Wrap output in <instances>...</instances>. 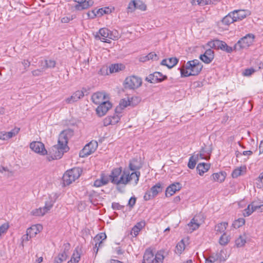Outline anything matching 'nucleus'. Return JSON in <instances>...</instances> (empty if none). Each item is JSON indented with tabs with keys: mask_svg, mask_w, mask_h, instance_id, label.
<instances>
[{
	"mask_svg": "<svg viewBox=\"0 0 263 263\" xmlns=\"http://www.w3.org/2000/svg\"><path fill=\"white\" fill-rule=\"evenodd\" d=\"M140 176V172L130 173L128 169H124L122 171V168L119 167L112 170L110 175V179L111 183L117 185L122 184L125 186L130 182L134 185H136Z\"/></svg>",
	"mask_w": 263,
	"mask_h": 263,
	"instance_id": "f257e3e1",
	"label": "nucleus"
},
{
	"mask_svg": "<svg viewBox=\"0 0 263 263\" xmlns=\"http://www.w3.org/2000/svg\"><path fill=\"white\" fill-rule=\"evenodd\" d=\"M8 172V176H10V175H9V174H10V175H12V172H11V171H9V170L7 168V167H4V166H2V165H0V172L3 173V172Z\"/></svg>",
	"mask_w": 263,
	"mask_h": 263,
	"instance_id": "0e129e2a",
	"label": "nucleus"
},
{
	"mask_svg": "<svg viewBox=\"0 0 263 263\" xmlns=\"http://www.w3.org/2000/svg\"><path fill=\"white\" fill-rule=\"evenodd\" d=\"M181 187L179 183H176L171 184L168 186L165 191L166 196H171L174 195L176 191L180 190Z\"/></svg>",
	"mask_w": 263,
	"mask_h": 263,
	"instance_id": "412c9836",
	"label": "nucleus"
},
{
	"mask_svg": "<svg viewBox=\"0 0 263 263\" xmlns=\"http://www.w3.org/2000/svg\"><path fill=\"white\" fill-rule=\"evenodd\" d=\"M110 118L112 121V125H115L117 123L120 119V117L116 114H114L113 116H110Z\"/></svg>",
	"mask_w": 263,
	"mask_h": 263,
	"instance_id": "864d4df0",
	"label": "nucleus"
},
{
	"mask_svg": "<svg viewBox=\"0 0 263 263\" xmlns=\"http://www.w3.org/2000/svg\"><path fill=\"white\" fill-rule=\"evenodd\" d=\"M153 74L154 77L155 78L156 82H161L167 78L166 76H163L160 72H155Z\"/></svg>",
	"mask_w": 263,
	"mask_h": 263,
	"instance_id": "58836bf2",
	"label": "nucleus"
},
{
	"mask_svg": "<svg viewBox=\"0 0 263 263\" xmlns=\"http://www.w3.org/2000/svg\"><path fill=\"white\" fill-rule=\"evenodd\" d=\"M0 139H1L2 141H4L8 139L6 132H0Z\"/></svg>",
	"mask_w": 263,
	"mask_h": 263,
	"instance_id": "69168bd1",
	"label": "nucleus"
},
{
	"mask_svg": "<svg viewBox=\"0 0 263 263\" xmlns=\"http://www.w3.org/2000/svg\"><path fill=\"white\" fill-rule=\"evenodd\" d=\"M30 148L35 153L41 155L47 154V151L45 148L44 144L39 141H33L30 144Z\"/></svg>",
	"mask_w": 263,
	"mask_h": 263,
	"instance_id": "4468645a",
	"label": "nucleus"
},
{
	"mask_svg": "<svg viewBox=\"0 0 263 263\" xmlns=\"http://www.w3.org/2000/svg\"><path fill=\"white\" fill-rule=\"evenodd\" d=\"M111 11L109 8L105 7V8H102L99 10V12L102 15L104 14H107L109 12H110Z\"/></svg>",
	"mask_w": 263,
	"mask_h": 263,
	"instance_id": "bf43d9fd",
	"label": "nucleus"
},
{
	"mask_svg": "<svg viewBox=\"0 0 263 263\" xmlns=\"http://www.w3.org/2000/svg\"><path fill=\"white\" fill-rule=\"evenodd\" d=\"M82 173V170L79 167H74L66 171L63 176L64 184L69 185L78 179Z\"/></svg>",
	"mask_w": 263,
	"mask_h": 263,
	"instance_id": "39448f33",
	"label": "nucleus"
},
{
	"mask_svg": "<svg viewBox=\"0 0 263 263\" xmlns=\"http://www.w3.org/2000/svg\"><path fill=\"white\" fill-rule=\"evenodd\" d=\"M104 125L106 126L109 125H112V121L110 116H108L105 118L104 120Z\"/></svg>",
	"mask_w": 263,
	"mask_h": 263,
	"instance_id": "e2e57ef3",
	"label": "nucleus"
},
{
	"mask_svg": "<svg viewBox=\"0 0 263 263\" xmlns=\"http://www.w3.org/2000/svg\"><path fill=\"white\" fill-rule=\"evenodd\" d=\"M255 72L253 68H249L245 69L243 72V75L245 76H250Z\"/></svg>",
	"mask_w": 263,
	"mask_h": 263,
	"instance_id": "5fc2aeb1",
	"label": "nucleus"
},
{
	"mask_svg": "<svg viewBox=\"0 0 263 263\" xmlns=\"http://www.w3.org/2000/svg\"><path fill=\"white\" fill-rule=\"evenodd\" d=\"M189 69H181L180 72L181 77H186L190 76H192L190 71H189Z\"/></svg>",
	"mask_w": 263,
	"mask_h": 263,
	"instance_id": "603ef678",
	"label": "nucleus"
},
{
	"mask_svg": "<svg viewBox=\"0 0 263 263\" xmlns=\"http://www.w3.org/2000/svg\"><path fill=\"white\" fill-rule=\"evenodd\" d=\"M136 199L135 197H131L128 201V205L130 207H133L135 204Z\"/></svg>",
	"mask_w": 263,
	"mask_h": 263,
	"instance_id": "338daca9",
	"label": "nucleus"
},
{
	"mask_svg": "<svg viewBox=\"0 0 263 263\" xmlns=\"http://www.w3.org/2000/svg\"><path fill=\"white\" fill-rule=\"evenodd\" d=\"M9 228V225L8 223H4L0 226V236L4 233H6L7 230Z\"/></svg>",
	"mask_w": 263,
	"mask_h": 263,
	"instance_id": "8fccbe9b",
	"label": "nucleus"
},
{
	"mask_svg": "<svg viewBox=\"0 0 263 263\" xmlns=\"http://www.w3.org/2000/svg\"><path fill=\"white\" fill-rule=\"evenodd\" d=\"M127 9L128 13L134 12L136 9V0L131 1L128 4Z\"/></svg>",
	"mask_w": 263,
	"mask_h": 263,
	"instance_id": "a19ab883",
	"label": "nucleus"
},
{
	"mask_svg": "<svg viewBox=\"0 0 263 263\" xmlns=\"http://www.w3.org/2000/svg\"><path fill=\"white\" fill-rule=\"evenodd\" d=\"M231 240L230 236L227 235L226 233H223L219 239V243L220 245L224 246L228 244Z\"/></svg>",
	"mask_w": 263,
	"mask_h": 263,
	"instance_id": "72a5a7b5",
	"label": "nucleus"
},
{
	"mask_svg": "<svg viewBox=\"0 0 263 263\" xmlns=\"http://www.w3.org/2000/svg\"><path fill=\"white\" fill-rule=\"evenodd\" d=\"M133 98H131L133 100ZM133 105L132 103V100H130L128 98L127 99H122L119 103V107L121 109H123L128 106Z\"/></svg>",
	"mask_w": 263,
	"mask_h": 263,
	"instance_id": "f704fd0d",
	"label": "nucleus"
},
{
	"mask_svg": "<svg viewBox=\"0 0 263 263\" xmlns=\"http://www.w3.org/2000/svg\"><path fill=\"white\" fill-rule=\"evenodd\" d=\"M29 239H30L29 238V235H28L27 233H26V235H24V236H23V237L22 238V243L21 245L22 246V248L24 247V242L28 241L29 240Z\"/></svg>",
	"mask_w": 263,
	"mask_h": 263,
	"instance_id": "052dcab7",
	"label": "nucleus"
},
{
	"mask_svg": "<svg viewBox=\"0 0 263 263\" xmlns=\"http://www.w3.org/2000/svg\"><path fill=\"white\" fill-rule=\"evenodd\" d=\"M214 58V51L211 49H208L205 52L200 55V59L205 64L210 63Z\"/></svg>",
	"mask_w": 263,
	"mask_h": 263,
	"instance_id": "a211bd4d",
	"label": "nucleus"
},
{
	"mask_svg": "<svg viewBox=\"0 0 263 263\" xmlns=\"http://www.w3.org/2000/svg\"><path fill=\"white\" fill-rule=\"evenodd\" d=\"M254 35L252 33L247 34L237 42L234 46V49L239 51L249 47L254 42Z\"/></svg>",
	"mask_w": 263,
	"mask_h": 263,
	"instance_id": "423d86ee",
	"label": "nucleus"
},
{
	"mask_svg": "<svg viewBox=\"0 0 263 263\" xmlns=\"http://www.w3.org/2000/svg\"><path fill=\"white\" fill-rule=\"evenodd\" d=\"M228 226V223L227 222H222L216 225L215 227V231H216V234L225 233L224 232Z\"/></svg>",
	"mask_w": 263,
	"mask_h": 263,
	"instance_id": "bb28decb",
	"label": "nucleus"
},
{
	"mask_svg": "<svg viewBox=\"0 0 263 263\" xmlns=\"http://www.w3.org/2000/svg\"><path fill=\"white\" fill-rule=\"evenodd\" d=\"M73 135V130L67 129L62 131L59 136L58 144L54 145L50 151V156L48 157V160L59 159L64 153L68 151V141Z\"/></svg>",
	"mask_w": 263,
	"mask_h": 263,
	"instance_id": "f03ea898",
	"label": "nucleus"
},
{
	"mask_svg": "<svg viewBox=\"0 0 263 263\" xmlns=\"http://www.w3.org/2000/svg\"><path fill=\"white\" fill-rule=\"evenodd\" d=\"M220 260H225L224 258H222L220 255L219 254H216L215 255L212 254L207 258L205 260V263H214L216 261Z\"/></svg>",
	"mask_w": 263,
	"mask_h": 263,
	"instance_id": "473e14b6",
	"label": "nucleus"
},
{
	"mask_svg": "<svg viewBox=\"0 0 263 263\" xmlns=\"http://www.w3.org/2000/svg\"><path fill=\"white\" fill-rule=\"evenodd\" d=\"M164 258V251H158L154 256L151 250L147 249L143 255V263H162Z\"/></svg>",
	"mask_w": 263,
	"mask_h": 263,
	"instance_id": "7ed1b4c3",
	"label": "nucleus"
},
{
	"mask_svg": "<svg viewBox=\"0 0 263 263\" xmlns=\"http://www.w3.org/2000/svg\"><path fill=\"white\" fill-rule=\"evenodd\" d=\"M30 65V62L28 60H24L23 61L21 62L20 64V66H22V67L20 68V71L22 73H24L27 69L29 67Z\"/></svg>",
	"mask_w": 263,
	"mask_h": 263,
	"instance_id": "e433bc0d",
	"label": "nucleus"
},
{
	"mask_svg": "<svg viewBox=\"0 0 263 263\" xmlns=\"http://www.w3.org/2000/svg\"><path fill=\"white\" fill-rule=\"evenodd\" d=\"M53 205V201L49 199L48 201H46L45 206L43 208H40L32 211V214L36 216H43L51 209Z\"/></svg>",
	"mask_w": 263,
	"mask_h": 263,
	"instance_id": "f8f14e48",
	"label": "nucleus"
},
{
	"mask_svg": "<svg viewBox=\"0 0 263 263\" xmlns=\"http://www.w3.org/2000/svg\"><path fill=\"white\" fill-rule=\"evenodd\" d=\"M185 249V244L183 240L180 241L176 246L175 252L177 254H181Z\"/></svg>",
	"mask_w": 263,
	"mask_h": 263,
	"instance_id": "c9c22d12",
	"label": "nucleus"
},
{
	"mask_svg": "<svg viewBox=\"0 0 263 263\" xmlns=\"http://www.w3.org/2000/svg\"><path fill=\"white\" fill-rule=\"evenodd\" d=\"M121 65L119 64H112L109 67V70L111 73L117 72L120 70Z\"/></svg>",
	"mask_w": 263,
	"mask_h": 263,
	"instance_id": "09e8293b",
	"label": "nucleus"
},
{
	"mask_svg": "<svg viewBox=\"0 0 263 263\" xmlns=\"http://www.w3.org/2000/svg\"><path fill=\"white\" fill-rule=\"evenodd\" d=\"M188 226L192 231H194L199 228L200 224L198 223V220L196 218L194 217L191 220Z\"/></svg>",
	"mask_w": 263,
	"mask_h": 263,
	"instance_id": "4c0bfd02",
	"label": "nucleus"
},
{
	"mask_svg": "<svg viewBox=\"0 0 263 263\" xmlns=\"http://www.w3.org/2000/svg\"><path fill=\"white\" fill-rule=\"evenodd\" d=\"M245 223V220L243 218H238L233 222L232 226L234 228H239L244 225Z\"/></svg>",
	"mask_w": 263,
	"mask_h": 263,
	"instance_id": "ea45409f",
	"label": "nucleus"
},
{
	"mask_svg": "<svg viewBox=\"0 0 263 263\" xmlns=\"http://www.w3.org/2000/svg\"><path fill=\"white\" fill-rule=\"evenodd\" d=\"M106 238V235L105 233H101L99 234H98L94 238H93V241L94 242H100V241H102L103 240H104Z\"/></svg>",
	"mask_w": 263,
	"mask_h": 263,
	"instance_id": "49530a36",
	"label": "nucleus"
},
{
	"mask_svg": "<svg viewBox=\"0 0 263 263\" xmlns=\"http://www.w3.org/2000/svg\"><path fill=\"white\" fill-rule=\"evenodd\" d=\"M95 242V247H94V248H93V250H94V252H96V253L97 254L99 248L101 247L102 246L103 243H102V241H100V242Z\"/></svg>",
	"mask_w": 263,
	"mask_h": 263,
	"instance_id": "680f3d73",
	"label": "nucleus"
},
{
	"mask_svg": "<svg viewBox=\"0 0 263 263\" xmlns=\"http://www.w3.org/2000/svg\"><path fill=\"white\" fill-rule=\"evenodd\" d=\"M148 59L149 60L157 61L159 59L158 55L154 52H151L148 54Z\"/></svg>",
	"mask_w": 263,
	"mask_h": 263,
	"instance_id": "3c124183",
	"label": "nucleus"
},
{
	"mask_svg": "<svg viewBox=\"0 0 263 263\" xmlns=\"http://www.w3.org/2000/svg\"><path fill=\"white\" fill-rule=\"evenodd\" d=\"M39 228H41V226L34 225L28 228L27 230L26 233L28 235H29V238H31L36 236L39 233Z\"/></svg>",
	"mask_w": 263,
	"mask_h": 263,
	"instance_id": "393cba45",
	"label": "nucleus"
},
{
	"mask_svg": "<svg viewBox=\"0 0 263 263\" xmlns=\"http://www.w3.org/2000/svg\"><path fill=\"white\" fill-rule=\"evenodd\" d=\"M99 105L96 109V111L99 116H104L112 106L111 104L108 101V100Z\"/></svg>",
	"mask_w": 263,
	"mask_h": 263,
	"instance_id": "2eb2a0df",
	"label": "nucleus"
},
{
	"mask_svg": "<svg viewBox=\"0 0 263 263\" xmlns=\"http://www.w3.org/2000/svg\"><path fill=\"white\" fill-rule=\"evenodd\" d=\"M112 208L114 210H121L122 206L118 203L114 202L112 203Z\"/></svg>",
	"mask_w": 263,
	"mask_h": 263,
	"instance_id": "774afa93",
	"label": "nucleus"
},
{
	"mask_svg": "<svg viewBox=\"0 0 263 263\" xmlns=\"http://www.w3.org/2000/svg\"><path fill=\"white\" fill-rule=\"evenodd\" d=\"M256 185L259 189L263 187V172L260 173L256 179Z\"/></svg>",
	"mask_w": 263,
	"mask_h": 263,
	"instance_id": "a18cd8bd",
	"label": "nucleus"
},
{
	"mask_svg": "<svg viewBox=\"0 0 263 263\" xmlns=\"http://www.w3.org/2000/svg\"><path fill=\"white\" fill-rule=\"evenodd\" d=\"M91 99L94 103L99 105L108 100V98L104 92H97L92 95Z\"/></svg>",
	"mask_w": 263,
	"mask_h": 263,
	"instance_id": "f3484780",
	"label": "nucleus"
},
{
	"mask_svg": "<svg viewBox=\"0 0 263 263\" xmlns=\"http://www.w3.org/2000/svg\"><path fill=\"white\" fill-rule=\"evenodd\" d=\"M56 65V62L53 60H46V65L47 68H53Z\"/></svg>",
	"mask_w": 263,
	"mask_h": 263,
	"instance_id": "de8ad7c7",
	"label": "nucleus"
},
{
	"mask_svg": "<svg viewBox=\"0 0 263 263\" xmlns=\"http://www.w3.org/2000/svg\"><path fill=\"white\" fill-rule=\"evenodd\" d=\"M162 191V186L160 183H157L156 185L152 186L150 191H147L144 196V199L146 201L155 198L158 193Z\"/></svg>",
	"mask_w": 263,
	"mask_h": 263,
	"instance_id": "9d476101",
	"label": "nucleus"
},
{
	"mask_svg": "<svg viewBox=\"0 0 263 263\" xmlns=\"http://www.w3.org/2000/svg\"><path fill=\"white\" fill-rule=\"evenodd\" d=\"M146 80L151 83H154L156 82L155 78L154 76V74H151L146 78Z\"/></svg>",
	"mask_w": 263,
	"mask_h": 263,
	"instance_id": "13d9d810",
	"label": "nucleus"
},
{
	"mask_svg": "<svg viewBox=\"0 0 263 263\" xmlns=\"http://www.w3.org/2000/svg\"><path fill=\"white\" fill-rule=\"evenodd\" d=\"M255 202L253 201L251 204L248 205L247 208L243 210V215L245 217H248L251 215V214L256 211Z\"/></svg>",
	"mask_w": 263,
	"mask_h": 263,
	"instance_id": "c756f323",
	"label": "nucleus"
},
{
	"mask_svg": "<svg viewBox=\"0 0 263 263\" xmlns=\"http://www.w3.org/2000/svg\"><path fill=\"white\" fill-rule=\"evenodd\" d=\"M210 168V165L205 163H200L197 166V170L199 174L201 176L207 172Z\"/></svg>",
	"mask_w": 263,
	"mask_h": 263,
	"instance_id": "c85d7f7f",
	"label": "nucleus"
},
{
	"mask_svg": "<svg viewBox=\"0 0 263 263\" xmlns=\"http://www.w3.org/2000/svg\"><path fill=\"white\" fill-rule=\"evenodd\" d=\"M43 70L41 69H37L32 71V74L34 77L41 76L43 72Z\"/></svg>",
	"mask_w": 263,
	"mask_h": 263,
	"instance_id": "6e6d98bb",
	"label": "nucleus"
},
{
	"mask_svg": "<svg viewBox=\"0 0 263 263\" xmlns=\"http://www.w3.org/2000/svg\"><path fill=\"white\" fill-rule=\"evenodd\" d=\"M76 3L74 8L77 11H82L91 7L94 3L93 0H73Z\"/></svg>",
	"mask_w": 263,
	"mask_h": 263,
	"instance_id": "ddd939ff",
	"label": "nucleus"
},
{
	"mask_svg": "<svg viewBox=\"0 0 263 263\" xmlns=\"http://www.w3.org/2000/svg\"><path fill=\"white\" fill-rule=\"evenodd\" d=\"M235 16L234 18L236 22L240 21L246 18L247 16L251 15V11L249 10H235L232 12Z\"/></svg>",
	"mask_w": 263,
	"mask_h": 263,
	"instance_id": "dca6fc26",
	"label": "nucleus"
},
{
	"mask_svg": "<svg viewBox=\"0 0 263 263\" xmlns=\"http://www.w3.org/2000/svg\"><path fill=\"white\" fill-rule=\"evenodd\" d=\"M102 42L110 43V40H116L118 39V33L116 30L110 31L106 28H103L99 30L96 35Z\"/></svg>",
	"mask_w": 263,
	"mask_h": 263,
	"instance_id": "20e7f679",
	"label": "nucleus"
},
{
	"mask_svg": "<svg viewBox=\"0 0 263 263\" xmlns=\"http://www.w3.org/2000/svg\"><path fill=\"white\" fill-rule=\"evenodd\" d=\"M98 147V143L96 141H91L87 144L80 152V157H85L93 153Z\"/></svg>",
	"mask_w": 263,
	"mask_h": 263,
	"instance_id": "9b49d317",
	"label": "nucleus"
},
{
	"mask_svg": "<svg viewBox=\"0 0 263 263\" xmlns=\"http://www.w3.org/2000/svg\"><path fill=\"white\" fill-rule=\"evenodd\" d=\"M226 177V173L223 172L214 173L211 177L214 181L218 182L220 183L222 182L225 180Z\"/></svg>",
	"mask_w": 263,
	"mask_h": 263,
	"instance_id": "b1692460",
	"label": "nucleus"
},
{
	"mask_svg": "<svg viewBox=\"0 0 263 263\" xmlns=\"http://www.w3.org/2000/svg\"><path fill=\"white\" fill-rule=\"evenodd\" d=\"M203 65L198 60L188 61L186 64V69L190 70L192 76L198 75Z\"/></svg>",
	"mask_w": 263,
	"mask_h": 263,
	"instance_id": "1a4fd4ad",
	"label": "nucleus"
},
{
	"mask_svg": "<svg viewBox=\"0 0 263 263\" xmlns=\"http://www.w3.org/2000/svg\"><path fill=\"white\" fill-rule=\"evenodd\" d=\"M110 180V175L109 176L105 174H102L100 179H97L94 182V186L96 187H100L101 186L107 184Z\"/></svg>",
	"mask_w": 263,
	"mask_h": 263,
	"instance_id": "aec40b11",
	"label": "nucleus"
},
{
	"mask_svg": "<svg viewBox=\"0 0 263 263\" xmlns=\"http://www.w3.org/2000/svg\"><path fill=\"white\" fill-rule=\"evenodd\" d=\"M211 151L207 152L202 148L199 153L194 155L190 158L187 166L190 169L195 168L197 161L199 159L208 160L210 158Z\"/></svg>",
	"mask_w": 263,
	"mask_h": 263,
	"instance_id": "0eeeda50",
	"label": "nucleus"
},
{
	"mask_svg": "<svg viewBox=\"0 0 263 263\" xmlns=\"http://www.w3.org/2000/svg\"><path fill=\"white\" fill-rule=\"evenodd\" d=\"M178 62V60L176 58H171L168 59H164L161 62L162 65L166 66L168 68H171L175 66Z\"/></svg>",
	"mask_w": 263,
	"mask_h": 263,
	"instance_id": "4be33fe9",
	"label": "nucleus"
},
{
	"mask_svg": "<svg viewBox=\"0 0 263 263\" xmlns=\"http://www.w3.org/2000/svg\"><path fill=\"white\" fill-rule=\"evenodd\" d=\"M84 96V92L82 90H77L71 97L66 99L65 101L67 104H71L78 101L79 99L82 98Z\"/></svg>",
	"mask_w": 263,
	"mask_h": 263,
	"instance_id": "6ab92c4d",
	"label": "nucleus"
},
{
	"mask_svg": "<svg viewBox=\"0 0 263 263\" xmlns=\"http://www.w3.org/2000/svg\"><path fill=\"white\" fill-rule=\"evenodd\" d=\"M81 250L78 247L74 250L71 259L67 263H78L80 260Z\"/></svg>",
	"mask_w": 263,
	"mask_h": 263,
	"instance_id": "5701e85b",
	"label": "nucleus"
},
{
	"mask_svg": "<svg viewBox=\"0 0 263 263\" xmlns=\"http://www.w3.org/2000/svg\"><path fill=\"white\" fill-rule=\"evenodd\" d=\"M246 242V239L241 236H240L237 239H236L235 245L237 247H241L245 245Z\"/></svg>",
	"mask_w": 263,
	"mask_h": 263,
	"instance_id": "37998d69",
	"label": "nucleus"
},
{
	"mask_svg": "<svg viewBox=\"0 0 263 263\" xmlns=\"http://www.w3.org/2000/svg\"><path fill=\"white\" fill-rule=\"evenodd\" d=\"M136 9L141 11H145L146 10V5L140 0H136Z\"/></svg>",
	"mask_w": 263,
	"mask_h": 263,
	"instance_id": "c03bdc74",
	"label": "nucleus"
},
{
	"mask_svg": "<svg viewBox=\"0 0 263 263\" xmlns=\"http://www.w3.org/2000/svg\"><path fill=\"white\" fill-rule=\"evenodd\" d=\"M142 79L136 76L127 77L124 81L125 87L130 89L139 88L142 85Z\"/></svg>",
	"mask_w": 263,
	"mask_h": 263,
	"instance_id": "6e6552de",
	"label": "nucleus"
},
{
	"mask_svg": "<svg viewBox=\"0 0 263 263\" xmlns=\"http://www.w3.org/2000/svg\"><path fill=\"white\" fill-rule=\"evenodd\" d=\"M220 44L221 41L218 40H213L208 43V45L211 48H214L216 49H219Z\"/></svg>",
	"mask_w": 263,
	"mask_h": 263,
	"instance_id": "79ce46f5",
	"label": "nucleus"
},
{
	"mask_svg": "<svg viewBox=\"0 0 263 263\" xmlns=\"http://www.w3.org/2000/svg\"><path fill=\"white\" fill-rule=\"evenodd\" d=\"M234 17L235 16L233 13L231 12L222 18L221 22L223 24L228 26L234 22H236Z\"/></svg>",
	"mask_w": 263,
	"mask_h": 263,
	"instance_id": "a878e982",
	"label": "nucleus"
},
{
	"mask_svg": "<svg viewBox=\"0 0 263 263\" xmlns=\"http://www.w3.org/2000/svg\"><path fill=\"white\" fill-rule=\"evenodd\" d=\"M246 169L247 168L246 166H241L236 168L233 171L232 173V177L237 178L238 176L242 175L243 173L246 172Z\"/></svg>",
	"mask_w": 263,
	"mask_h": 263,
	"instance_id": "2f4dec72",
	"label": "nucleus"
},
{
	"mask_svg": "<svg viewBox=\"0 0 263 263\" xmlns=\"http://www.w3.org/2000/svg\"><path fill=\"white\" fill-rule=\"evenodd\" d=\"M69 247V244H67L65 245V248L63 252L60 253L57 257H55L58 260H59L60 262H62L63 261L66 260L68 256V248Z\"/></svg>",
	"mask_w": 263,
	"mask_h": 263,
	"instance_id": "7c9ffc66",
	"label": "nucleus"
},
{
	"mask_svg": "<svg viewBox=\"0 0 263 263\" xmlns=\"http://www.w3.org/2000/svg\"><path fill=\"white\" fill-rule=\"evenodd\" d=\"M140 230H139V228H138L137 227H134L131 231V235H133L134 236L136 237L139 234V232Z\"/></svg>",
	"mask_w": 263,
	"mask_h": 263,
	"instance_id": "4d7b16f0",
	"label": "nucleus"
},
{
	"mask_svg": "<svg viewBox=\"0 0 263 263\" xmlns=\"http://www.w3.org/2000/svg\"><path fill=\"white\" fill-rule=\"evenodd\" d=\"M141 167V165L139 161L136 159H133L130 161L129 168L130 171L138 172L137 170Z\"/></svg>",
	"mask_w": 263,
	"mask_h": 263,
	"instance_id": "cd10ccee",
	"label": "nucleus"
}]
</instances>
